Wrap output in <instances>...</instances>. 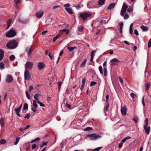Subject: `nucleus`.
Instances as JSON below:
<instances>
[{"label":"nucleus","mask_w":151,"mask_h":151,"mask_svg":"<svg viewBox=\"0 0 151 151\" xmlns=\"http://www.w3.org/2000/svg\"><path fill=\"white\" fill-rule=\"evenodd\" d=\"M18 43L15 40L9 41L6 45V47L9 49H13L16 48L18 45Z\"/></svg>","instance_id":"obj_1"},{"label":"nucleus","mask_w":151,"mask_h":151,"mask_svg":"<svg viewBox=\"0 0 151 151\" xmlns=\"http://www.w3.org/2000/svg\"><path fill=\"white\" fill-rule=\"evenodd\" d=\"M79 15L83 20L85 21L88 18L91 16L92 14L90 12H85L80 13Z\"/></svg>","instance_id":"obj_2"},{"label":"nucleus","mask_w":151,"mask_h":151,"mask_svg":"<svg viewBox=\"0 0 151 151\" xmlns=\"http://www.w3.org/2000/svg\"><path fill=\"white\" fill-rule=\"evenodd\" d=\"M16 30L14 28H11L6 34V36L8 37H13L16 35Z\"/></svg>","instance_id":"obj_3"},{"label":"nucleus","mask_w":151,"mask_h":151,"mask_svg":"<svg viewBox=\"0 0 151 151\" xmlns=\"http://www.w3.org/2000/svg\"><path fill=\"white\" fill-rule=\"evenodd\" d=\"M128 7V6L127 5L126 3L124 2L121 11L120 15L121 16H124Z\"/></svg>","instance_id":"obj_4"},{"label":"nucleus","mask_w":151,"mask_h":151,"mask_svg":"<svg viewBox=\"0 0 151 151\" xmlns=\"http://www.w3.org/2000/svg\"><path fill=\"white\" fill-rule=\"evenodd\" d=\"M87 136L90 137V140H96L101 137V136L96 135V133L90 134L87 135Z\"/></svg>","instance_id":"obj_5"},{"label":"nucleus","mask_w":151,"mask_h":151,"mask_svg":"<svg viewBox=\"0 0 151 151\" xmlns=\"http://www.w3.org/2000/svg\"><path fill=\"white\" fill-rule=\"evenodd\" d=\"M32 46H27L25 49V52L27 54V55L28 57L29 56L31 55L32 52Z\"/></svg>","instance_id":"obj_6"},{"label":"nucleus","mask_w":151,"mask_h":151,"mask_svg":"<svg viewBox=\"0 0 151 151\" xmlns=\"http://www.w3.org/2000/svg\"><path fill=\"white\" fill-rule=\"evenodd\" d=\"M37 101H33V105L31 107V110L33 111L34 113L35 112L37 111V108L38 106L37 104Z\"/></svg>","instance_id":"obj_7"},{"label":"nucleus","mask_w":151,"mask_h":151,"mask_svg":"<svg viewBox=\"0 0 151 151\" xmlns=\"http://www.w3.org/2000/svg\"><path fill=\"white\" fill-rule=\"evenodd\" d=\"M119 62V60L116 58H114L111 59L110 62V66H112L114 65H117Z\"/></svg>","instance_id":"obj_8"},{"label":"nucleus","mask_w":151,"mask_h":151,"mask_svg":"<svg viewBox=\"0 0 151 151\" xmlns=\"http://www.w3.org/2000/svg\"><path fill=\"white\" fill-rule=\"evenodd\" d=\"M33 63L31 62H27L25 64V66L26 69H31L33 66Z\"/></svg>","instance_id":"obj_9"},{"label":"nucleus","mask_w":151,"mask_h":151,"mask_svg":"<svg viewBox=\"0 0 151 151\" xmlns=\"http://www.w3.org/2000/svg\"><path fill=\"white\" fill-rule=\"evenodd\" d=\"M22 104H21L17 108H15L14 110L15 111L16 114L19 117H21L22 116L19 114V113L20 111L21 108L22 106Z\"/></svg>","instance_id":"obj_10"},{"label":"nucleus","mask_w":151,"mask_h":151,"mask_svg":"<svg viewBox=\"0 0 151 151\" xmlns=\"http://www.w3.org/2000/svg\"><path fill=\"white\" fill-rule=\"evenodd\" d=\"M13 81V78L11 75H8L6 77V82L8 83H10L12 82Z\"/></svg>","instance_id":"obj_11"},{"label":"nucleus","mask_w":151,"mask_h":151,"mask_svg":"<svg viewBox=\"0 0 151 151\" xmlns=\"http://www.w3.org/2000/svg\"><path fill=\"white\" fill-rule=\"evenodd\" d=\"M127 110V107L125 105L123 107L122 106L121 110L122 114L123 116H125L126 115Z\"/></svg>","instance_id":"obj_12"},{"label":"nucleus","mask_w":151,"mask_h":151,"mask_svg":"<svg viewBox=\"0 0 151 151\" xmlns=\"http://www.w3.org/2000/svg\"><path fill=\"white\" fill-rule=\"evenodd\" d=\"M44 12L43 11H39L36 12V16L37 18H40L42 16Z\"/></svg>","instance_id":"obj_13"},{"label":"nucleus","mask_w":151,"mask_h":151,"mask_svg":"<svg viewBox=\"0 0 151 151\" xmlns=\"http://www.w3.org/2000/svg\"><path fill=\"white\" fill-rule=\"evenodd\" d=\"M24 78L25 79L28 80L31 79L29 72L28 70H26L24 72Z\"/></svg>","instance_id":"obj_14"},{"label":"nucleus","mask_w":151,"mask_h":151,"mask_svg":"<svg viewBox=\"0 0 151 151\" xmlns=\"http://www.w3.org/2000/svg\"><path fill=\"white\" fill-rule=\"evenodd\" d=\"M45 66V64H44V63L42 62H39L38 63L37 66L38 67V68L39 70L42 69L43 68H44Z\"/></svg>","instance_id":"obj_15"},{"label":"nucleus","mask_w":151,"mask_h":151,"mask_svg":"<svg viewBox=\"0 0 151 151\" xmlns=\"http://www.w3.org/2000/svg\"><path fill=\"white\" fill-rule=\"evenodd\" d=\"M148 125H144V128L145 130V132L147 135H148L150 132V127H147Z\"/></svg>","instance_id":"obj_16"},{"label":"nucleus","mask_w":151,"mask_h":151,"mask_svg":"<svg viewBox=\"0 0 151 151\" xmlns=\"http://www.w3.org/2000/svg\"><path fill=\"white\" fill-rule=\"evenodd\" d=\"M86 81V78H83L82 81V85L81 87V89L82 91L84 88L85 82Z\"/></svg>","instance_id":"obj_17"},{"label":"nucleus","mask_w":151,"mask_h":151,"mask_svg":"<svg viewBox=\"0 0 151 151\" xmlns=\"http://www.w3.org/2000/svg\"><path fill=\"white\" fill-rule=\"evenodd\" d=\"M115 3H113L109 5L107 9L108 10H111L112 9H113L115 6Z\"/></svg>","instance_id":"obj_18"},{"label":"nucleus","mask_w":151,"mask_h":151,"mask_svg":"<svg viewBox=\"0 0 151 151\" xmlns=\"http://www.w3.org/2000/svg\"><path fill=\"white\" fill-rule=\"evenodd\" d=\"M4 55V51L2 49H0V61L3 58Z\"/></svg>","instance_id":"obj_19"},{"label":"nucleus","mask_w":151,"mask_h":151,"mask_svg":"<svg viewBox=\"0 0 151 151\" xmlns=\"http://www.w3.org/2000/svg\"><path fill=\"white\" fill-rule=\"evenodd\" d=\"M18 21L19 22H20L21 23L25 24V23H27L28 22L29 20V19H26L25 20H24L22 19L21 18H19V19H18Z\"/></svg>","instance_id":"obj_20"},{"label":"nucleus","mask_w":151,"mask_h":151,"mask_svg":"<svg viewBox=\"0 0 151 151\" xmlns=\"http://www.w3.org/2000/svg\"><path fill=\"white\" fill-rule=\"evenodd\" d=\"M65 10L70 14H73L72 9L71 8H65Z\"/></svg>","instance_id":"obj_21"},{"label":"nucleus","mask_w":151,"mask_h":151,"mask_svg":"<svg viewBox=\"0 0 151 151\" xmlns=\"http://www.w3.org/2000/svg\"><path fill=\"white\" fill-rule=\"evenodd\" d=\"M77 47L76 46L70 47V45H68L67 46V49L70 51H72L74 49H76Z\"/></svg>","instance_id":"obj_22"},{"label":"nucleus","mask_w":151,"mask_h":151,"mask_svg":"<svg viewBox=\"0 0 151 151\" xmlns=\"http://www.w3.org/2000/svg\"><path fill=\"white\" fill-rule=\"evenodd\" d=\"M105 0H99L98 2V5L100 6H102L103 5L105 2Z\"/></svg>","instance_id":"obj_23"},{"label":"nucleus","mask_w":151,"mask_h":151,"mask_svg":"<svg viewBox=\"0 0 151 151\" xmlns=\"http://www.w3.org/2000/svg\"><path fill=\"white\" fill-rule=\"evenodd\" d=\"M0 124L2 127H4L5 124L4 118L0 119Z\"/></svg>","instance_id":"obj_24"},{"label":"nucleus","mask_w":151,"mask_h":151,"mask_svg":"<svg viewBox=\"0 0 151 151\" xmlns=\"http://www.w3.org/2000/svg\"><path fill=\"white\" fill-rule=\"evenodd\" d=\"M140 28L143 31H147L148 29V28L147 27H145L144 26H141Z\"/></svg>","instance_id":"obj_25"},{"label":"nucleus","mask_w":151,"mask_h":151,"mask_svg":"<svg viewBox=\"0 0 151 151\" xmlns=\"http://www.w3.org/2000/svg\"><path fill=\"white\" fill-rule=\"evenodd\" d=\"M41 95L39 93H36L34 96V98L35 99V101H38V97L41 96Z\"/></svg>","instance_id":"obj_26"},{"label":"nucleus","mask_w":151,"mask_h":151,"mask_svg":"<svg viewBox=\"0 0 151 151\" xmlns=\"http://www.w3.org/2000/svg\"><path fill=\"white\" fill-rule=\"evenodd\" d=\"M150 86V83H147L145 85V90L146 91H147L149 88Z\"/></svg>","instance_id":"obj_27"},{"label":"nucleus","mask_w":151,"mask_h":151,"mask_svg":"<svg viewBox=\"0 0 151 151\" xmlns=\"http://www.w3.org/2000/svg\"><path fill=\"white\" fill-rule=\"evenodd\" d=\"M131 137L129 136L127 137H126L125 138L123 139L121 141L123 143H124L126 140H127L128 139H131Z\"/></svg>","instance_id":"obj_28"},{"label":"nucleus","mask_w":151,"mask_h":151,"mask_svg":"<svg viewBox=\"0 0 151 151\" xmlns=\"http://www.w3.org/2000/svg\"><path fill=\"white\" fill-rule=\"evenodd\" d=\"M87 61V60L86 59H85L82 62V63H81L80 67L81 68L83 67L85 65L86 63V61Z\"/></svg>","instance_id":"obj_29"},{"label":"nucleus","mask_w":151,"mask_h":151,"mask_svg":"<svg viewBox=\"0 0 151 151\" xmlns=\"http://www.w3.org/2000/svg\"><path fill=\"white\" fill-rule=\"evenodd\" d=\"M123 22H121L119 24V26H120V32L121 33H122V30L123 27Z\"/></svg>","instance_id":"obj_30"},{"label":"nucleus","mask_w":151,"mask_h":151,"mask_svg":"<svg viewBox=\"0 0 151 151\" xmlns=\"http://www.w3.org/2000/svg\"><path fill=\"white\" fill-rule=\"evenodd\" d=\"M9 60L11 61H13L14 59H15V57L14 56V55H11L9 57Z\"/></svg>","instance_id":"obj_31"},{"label":"nucleus","mask_w":151,"mask_h":151,"mask_svg":"<svg viewBox=\"0 0 151 151\" xmlns=\"http://www.w3.org/2000/svg\"><path fill=\"white\" fill-rule=\"evenodd\" d=\"M130 95L133 100H134V98L137 96L134 93H131Z\"/></svg>","instance_id":"obj_32"},{"label":"nucleus","mask_w":151,"mask_h":151,"mask_svg":"<svg viewBox=\"0 0 151 151\" xmlns=\"http://www.w3.org/2000/svg\"><path fill=\"white\" fill-rule=\"evenodd\" d=\"M99 69L100 73L102 75L103 74V73L102 66H99Z\"/></svg>","instance_id":"obj_33"},{"label":"nucleus","mask_w":151,"mask_h":151,"mask_svg":"<svg viewBox=\"0 0 151 151\" xmlns=\"http://www.w3.org/2000/svg\"><path fill=\"white\" fill-rule=\"evenodd\" d=\"M5 68H4V65L3 63L2 62H0V69L2 70L3 69H4Z\"/></svg>","instance_id":"obj_34"},{"label":"nucleus","mask_w":151,"mask_h":151,"mask_svg":"<svg viewBox=\"0 0 151 151\" xmlns=\"http://www.w3.org/2000/svg\"><path fill=\"white\" fill-rule=\"evenodd\" d=\"M28 108V105L27 103H25L24 104L23 107V110H27Z\"/></svg>","instance_id":"obj_35"},{"label":"nucleus","mask_w":151,"mask_h":151,"mask_svg":"<svg viewBox=\"0 0 151 151\" xmlns=\"http://www.w3.org/2000/svg\"><path fill=\"white\" fill-rule=\"evenodd\" d=\"M104 74L105 76H107V70L106 67L104 68Z\"/></svg>","instance_id":"obj_36"},{"label":"nucleus","mask_w":151,"mask_h":151,"mask_svg":"<svg viewBox=\"0 0 151 151\" xmlns=\"http://www.w3.org/2000/svg\"><path fill=\"white\" fill-rule=\"evenodd\" d=\"M47 143V142H43L42 144L40 145V147L42 148L44 146L46 145Z\"/></svg>","instance_id":"obj_37"},{"label":"nucleus","mask_w":151,"mask_h":151,"mask_svg":"<svg viewBox=\"0 0 151 151\" xmlns=\"http://www.w3.org/2000/svg\"><path fill=\"white\" fill-rule=\"evenodd\" d=\"M6 143V141L4 139H1L0 141V144L1 145L4 144Z\"/></svg>","instance_id":"obj_38"},{"label":"nucleus","mask_w":151,"mask_h":151,"mask_svg":"<svg viewBox=\"0 0 151 151\" xmlns=\"http://www.w3.org/2000/svg\"><path fill=\"white\" fill-rule=\"evenodd\" d=\"M60 37V36L59 35H57L55 37L53 40V42H55L56 40Z\"/></svg>","instance_id":"obj_39"},{"label":"nucleus","mask_w":151,"mask_h":151,"mask_svg":"<svg viewBox=\"0 0 151 151\" xmlns=\"http://www.w3.org/2000/svg\"><path fill=\"white\" fill-rule=\"evenodd\" d=\"M62 31L65 32L67 35H68L69 33V31L68 29H64Z\"/></svg>","instance_id":"obj_40"},{"label":"nucleus","mask_w":151,"mask_h":151,"mask_svg":"<svg viewBox=\"0 0 151 151\" xmlns=\"http://www.w3.org/2000/svg\"><path fill=\"white\" fill-rule=\"evenodd\" d=\"M37 103L39 104L41 106L45 107V105L42 102L39 101H37Z\"/></svg>","instance_id":"obj_41"},{"label":"nucleus","mask_w":151,"mask_h":151,"mask_svg":"<svg viewBox=\"0 0 151 151\" xmlns=\"http://www.w3.org/2000/svg\"><path fill=\"white\" fill-rule=\"evenodd\" d=\"M20 137H17L16 139V142L14 143V145H17L19 142V140Z\"/></svg>","instance_id":"obj_42"},{"label":"nucleus","mask_w":151,"mask_h":151,"mask_svg":"<svg viewBox=\"0 0 151 151\" xmlns=\"http://www.w3.org/2000/svg\"><path fill=\"white\" fill-rule=\"evenodd\" d=\"M83 27H81V26L79 27L78 28V31H80L81 32H82V31L83 30Z\"/></svg>","instance_id":"obj_43"},{"label":"nucleus","mask_w":151,"mask_h":151,"mask_svg":"<svg viewBox=\"0 0 151 151\" xmlns=\"http://www.w3.org/2000/svg\"><path fill=\"white\" fill-rule=\"evenodd\" d=\"M102 148V147H98L94 149L93 151H99Z\"/></svg>","instance_id":"obj_44"},{"label":"nucleus","mask_w":151,"mask_h":151,"mask_svg":"<svg viewBox=\"0 0 151 151\" xmlns=\"http://www.w3.org/2000/svg\"><path fill=\"white\" fill-rule=\"evenodd\" d=\"M25 93L26 94V95L27 98L29 99H30V97L29 96V95L28 93V92L27 91H25Z\"/></svg>","instance_id":"obj_45"},{"label":"nucleus","mask_w":151,"mask_h":151,"mask_svg":"<svg viewBox=\"0 0 151 151\" xmlns=\"http://www.w3.org/2000/svg\"><path fill=\"white\" fill-rule=\"evenodd\" d=\"M148 47L150 48L151 47V39H150L148 42Z\"/></svg>","instance_id":"obj_46"},{"label":"nucleus","mask_w":151,"mask_h":151,"mask_svg":"<svg viewBox=\"0 0 151 151\" xmlns=\"http://www.w3.org/2000/svg\"><path fill=\"white\" fill-rule=\"evenodd\" d=\"M127 11L129 12H131L133 11V8L131 7H130L127 9Z\"/></svg>","instance_id":"obj_47"},{"label":"nucleus","mask_w":151,"mask_h":151,"mask_svg":"<svg viewBox=\"0 0 151 151\" xmlns=\"http://www.w3.org/2000/svg\"><path fill=\"white\" fill-rule=\"evenodd\" d=\"M124 16V18L125 19H128L129 18V15L127 14H125L124 16Z\"/></svg>","instance_id":"obj_48"},{"label":"nucleus","mask_w":151,"mask_h":151,"mask_svg":"<svg viewBox=\"0 0 151 151\" xmlns=\"http://www.w3.org/2000/svg\"><path fill=\"white\" fill-rule=\"evenodd\" d=\"M96 51H93L91 52V57H93L94 55V53L96 52Z\"/></svg>","instance_id":"obj_49"},{"label":"nucleus","mask_w":151,"mask_h":151,"mask_svg":"<svg viewBox=\"0 0 151 151\" xmlns=\"http://www.w3.org/2000/svg\"><path fill=\"white\" fill-rule=\"evenodd\" d=\"M14 2L16 4H18L21 3L22 1V0H14Z\"/></svg>","instance_id":"obj_50"},{"label":"nucleus","mask_w":151,"mask_h":151,"mask_svg":"<svg viewBox=\"0 0 151 151\" xmlns=\"http://www.w3.org/2000/svg\"><path fill=\"white\" fill-rule=\"evenodd\" d=\"M97 83L95 81H92L90 83V86H93L96 85Z\"/></svg>","instance_id":"obj_51"},{"label":"nucleus","mask_w":151,"mask_h":151,"mask_svg":"<svg viewBox=\"0 0 151 151\" xmlns=\"http://www.w3.org/2000/svg\"><path fill=\"white\" fill-rule=\"evenodd\" d=\"M144 97L145 96H144L142 98V103L143 105L144 106H145V101H144Z\"/></svg>","instance_id":"obj_52"},{"label":"nucleus","mask_w":151,"mask_h":151,"mask_svg":"<svg viewBox=\"0 0 151 151\" xmlns=\"http://www.w3.org/2000/svg\"><path fill=\"white\" fill-rule=\"evenodd\" d=\"M92 128L91 127H87L84 130V131H89L90 130H92Z\"/></svg>","instance_id":"obj_53"},{"label":"nucleus","mask_w":151,"mask_h":151,"mask_svg":"<svg viewBox=\"0 0 151 151\" xmlns=\"http://www.w3.org/2000/svg\"><path fill=\"white\" fill-rule=\"evenodd\" d=\"M64 7L65 8H67V7H69L70 6V4L69 3L65 4L64 5Z\"/></svg>","instance_id":"obj_54"},{"label":"nucleus","mask_w":151,"mask_h":151,"mask_svg":"<svg viewBox=\"0 0 151 151\" xmlns=\"http://www.w3.org/2000/svg\"><path fill=\"white\" fill-rule=\"evenodd\" d=\"M30 116V114H27L26 115L24 116V118L29 119Z\"/></svg>","instance_id":"obj_55"},{"label":"nucleus","mask_w":151,"mask_h":151,"mask_svg":"<svg viewBox=\"0 0 151 151\" xmlns=\"http://www.w3.org/2000/svg\"><path fill=\"white\" fill-rule=\"evenodd\" d=\"M64 142L63 141H62V142L61 143L60 146L62 148H63L64 147Z\"/></svg>","instance_id":"obj_56"},{"label":"nucleus","mask_w":151,"mask_h":151,"mask_svg":"<svg viewBox=\"0 0 151 151\" xmlns=\"http://www.w3.org/2000/svg\"><path fill=\"white\" fill-rule=\"evenodd\" d=\"M134 33L137 36L139 35V33L137 30L136 29H135L134 31Z\"/></svg>","instance_id":"obj_57"},{"label":"nucleus","mask_w":151,"mask_h":151,"mask_svg":"<svg viewBox=\"0 0 151 151\" xmlns=\"http://www.w3.org/2000/svg\"><path fill=\"white\" fill-rule=\"evenodd\" d=\"M48 56L50 59H52L53 57V55L51 52H49L48 54Z\"/></svg>","instance_id":"obj_58"},{"label":"nucleus","mask_w":151,"mask_h":151,"mask_svg":"<svg viewBox=\"0 0 151 151\" xmlns=\"http://www.w3.org/2000/svg\"><path fill=\"white\" fill-rule=\"evenodd\" d=\"M148 120L147 118L145 119V124L144 125H148Z\"/></svg>","instance_id":"obj_59"},{"label":"nucleus","mask_w":151,"mask_h":151,"mask_svg":"<svg viewBox=\"0 0 151 151\" xmlns=\"http://www.w3.org/2000/svg\"><path fill=\"white\" fill-rule=\"evenodd\" d=\"M12 22V19H10L7 21V25H10Z\"/></svg>","instance_id":"obj_60"},{"label":"nucleus","mask_w":151,"mask_h":151,"mask_svg":"<svg viewBox=\"0 0 151 151\" xmlns=\"http://www.w3.org/2000/svg\"><path fill=\"white\" fill-rule=\"evenodd\" d=\"M66 106L69 109H70L71 107V105L68 104V103H66Z\"/></svg>","instance_id":"obj_61"},{"label":"nucleus","mask_w":151,"mask_h":151,"mask_svg":"<svg viewBox=\"0 0 151 151\" xmlns=\"http://www.w3.org/2000/svg\"><path fill=\"white\" fill-rule=\"evenodd\" d=\"M123 143L122 142H121V143L119 145V148H121L123 145Z\"/></svg>","instance_id":"obj_62"},{"label":"nucleus","mask_w":151,"mask_h":151,"mask_svg":"<svg viewBox=\"0 0 151 151\" xmlns=\"http://www.w3.org/2000/svg\"><path fill=\"white\" fill-rule=\"evenodd\" d=\"M36 145L35 144H33L32 146V149H35L36 147Z\"/></svg>","instance_id":"obj_63"},{"label":"nucleus","mask_w":151,"mask_h":151,"mask_svg":"<svg viewBox=\"0 0 151 151\" xmlns=\"http://www.w3.org/2000/svg\"><path fill=\"white\" fill-rule=\"evenodd\" d=\"M101 32V30L100 29L97 30V31L96 32V35H98Z\"/></svg>","instance_id":"obj_64"}]
</instances>
